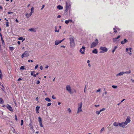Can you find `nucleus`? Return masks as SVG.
Instances as JSON below:
<instances>
[{
  "instance_id": "f257e3e1",
  "label": "nucleus",
  "mask_w": 134,
  "mask_h": 134,
  "mask_svg": "<svg viewBox=\"0 0 134 134\" xmlns=\"http://www.w3.org/2000/svg\"><path fill=\"white\" fill-rule=\"evenodd\" d=\"M98 43V39H96L95 41L93 42L91 44V48H92L96 46Z\"/></svg>"
},
{
  "instance_id": "f03ea898",
  "label": "nucleus",
  "mask_w": 134,
  "mask_h": 134,
  "mask_svg": "<svg viewBox=\"0 0 134 134\" xmlns=\"http://www.w3.org/2000/svg\"><path fill=\"white\" fill-rule=\"evenodd\" d=\"M100 49L101 50L100 52V53L106 52L108 51L107 48L105 47H100Z\"/></svg>"
},
{
  "instance_id": "7ed1b4c3",
  "label": "nucleus",
  "mask_w": 134,
  "mask_h": 134,
  "mask_svg": "<svg viewBox=\"0 0 134 134\" xmlns=\"http://www.w3.org/2000/svg\"><path fill=\"white\" fill-rule=\"evenodd\" d=\"M70 41V46L71 48H73L74 46L75 42L74 41V38H69Z\"/></svg>"
},
{
  "instance_id": "20e7f679",
  "label": "nucleus",
  "mask_w": 134,
  "mask_h": 134,
  "mask_svg": "<svg viewBox=\"0 0 134 134\" xmlns=\"http://www.w3.org/2000/svg\"><path fill=\"white\" fill-rule=\"evenodd\" d=\"M71 7V5L70 3L69 2H66V9L65 11L66 12H67L68 10L70 9Z\"/></svg>"
},
{
  "instance_id": "39448f33",
  "label": "nucleus",
  "mask_w": 134,
  "mask_h": 134,
  "mask_svg": "<svg viewBox=\"0 0 134 134\" xmlns=\"http://www.w3.org/2000/svg\"><path fill=\"white\" fill-rule=\"evenodd\" d=\"M66 90L70 94L73 93V92L71 91V88L69 85H67L66 86Z\"/></svg>"
},
{
  "instance_id": "423d86ee",
  "label": "nucleus",
  "mask_w": 134,
  "mask_h": 134,
  "mask_svg": "<svg viewBox=\"0 0 134 134\" xmlns=\"http://www.w3.org/2000/svg\"><path fill=\"white\" fill-rule=\"evenodd\" d=\"M127 125L126 122H122L119 123V126L121 127L124 128L126 125Z\"/></svg>"
},
{
  "instance_id": "0eeeda50",
  "label": "nucleus",
  "mask_w": 134,
  "mask_h": 134,
  "mask_svg": "<svg viewBox=\"0 0 134 134\" xmlns=\"http://www.w3.org/2000/svg\"><path fill=\"white\" fill-rule=\"evenodd\" d=\"M85 47L82 46V48L80 49V52L82 54H84V51H85Z\"/></svg>"
},
{
  "instance_id": "6e6552de",
  "label": "nucleus",
  "mask_w": 134,
  "mask_h": 134,
  "mask_svg": "<svg viewBox=\"0 0 134 134\" xmlns=\"http://www.w3.org/2000/svg\"><path fill=\"white\" fill-rule=\"evenodd\" d=\"M7 107L10 111L13 112V110L11 106L8 104L7 105Z\"/></svg>"
},
{
  "instance_id": "1a4fd4ad",
  "label": "nucleus",
  "mask_w": 134,
  "mask_h": 134,
  "mask_svg": "<svg viewBox=\"0 0 134 134\" xmlns=\"http://www.w3.org/2000/svg\"><path fill=\"white\" fill-rule=\"evenodd\" d=\"M130 117L128 116L127 117L125 122H126V125H127L128 123L130 122Z\"/></svg>"
},
{
  "instance_id": "9d476101",
  "label": "nucleus",
  "mask_w": 134,
  "mask_h": 134,
  "mask_svg": "<svg viewBox=\"0 0 134 134\" xmlns=\"http://www.w3.org/2000/svg\"><path fill=\"white\" fill-rule=\"evenodd\" d=\"M113 125L114 126L117 127L119 125V122H115L113 123Z\"/></svg>"
},
{
  "instance_id": "9b49d317",
  "label": "nucleus",
  "mask_w": 134,
  "mask_h": 134,
  "mask_svg": "<svg viewBox=\"0 0 134 134\" xmlns=\"http://www.w3.org/2000/svg\"><path fill=\"white\" fill-rule=\"evenodd\" d=\"M25 55V57H27L29 56V54L28 53V52L27 51H25L24 53H23Z\"/></svg>"
},
{
  "instance_id": "f8f14e48",
  "label": "nucleus",
  "mask_w": 134,
  "mask_h": 134,
  "mask_svg": "<svg viewBox=\"0 0 134 134\" xmlns=\"http://www.w3.org/2000/svg\"><path fill=\"white\" fill-rule=\"evenodd\" d=\"M35 71H31V75L33 76L36 77V75H35Z\"/></svg>"
},
{
  "instance_id": "ddd939ff",
  "label": "nucleus",
  "mask_w": 134,
  "mask_h": 134,
  "mask_svg": "<svg viewBox=\"0 0 134 134\" xmlns=\"http://www.w3.org/2000/svg\"><path fill=\"white\" fill-rule=\"evenodd\" d=\"M32 14V12H30L29 14H26L25 16L28 18Z\"/></svg>"
},
{
  "instance_id": "4468645a",
  "label": "nucleus",
  "mask_w": 134,
  "mask_h": 134,
  "mask_svg": "<svg viewBox=\"0 0 134 134\" xmlns=\"http://www.w3.org/2000/svg\"><path fill=\"white\" fill-rule=\"evenodd\" d=\"M124 74V72H123V71L117 74L116 75V76H121V75H123Z\"/></svg>"
},
{
  "instance_id": "2eb2a0df",
  "label": "nucleus",
  "mask_w": 134,
  "mask_h": 134,
  "mask_svg": "<svg viewBox=\"0 0 134 134\" xmlns=\"http://www.w3.org/2000/svg\"><path fill=\"white\" fill-rule=\"evenodd\" d=\"M127 41V40L126 39H124V41H121V44H123L124 43H126Z\"/></svg>"
},
{
  "instance_id": "dca6fc26",
  "label": "nucleus",
  "mask_w": 134,
  "mask_h": 134,
  "mask_svg": "<svg viewBox=\"0 0 134 134\" xmlns=\"http://www.w3.org/2000/svg\"><path fill=\"white\" fill-rule=\"evenodd\" d=\"M57 8L59 10H61L63 9V7L60 5H59L57 6Z\"/></svg>"
},
{
  "instance_id": "f3484780",
  "label": "nucleus",
  "mask_w": 134,
  "mask_h": 134,
  "mask_svg": "<svg viewBox=\"0 0 134 134\" xmlns=\"http://www.w3.org/2000/svg\"><path fill=\"white\" fill-rule=\"evenodd\" d=\"M92 52L93 53L97 54L98 53V51H97V49H94L92 51Z\"/></svg>"
},
{
  "instance_id": "a211bd4d",
  "label": "nucleus",
  "mask_w": 134,
  "mask_h": 134,
  "mask_svg": "<svg viewBox=\"0 0 134 134\" xmlns=\"http://www.w3.org/2000/svg\"><path fill=\"white\" fill-rule=\"evenodd\" d=\"M29 30L30 31H33L35 32H36V30L34 28H32L29 29Z\"/></svg>"
},
{
  "instance_id": "6ab92c4d",
  "label": "nucleus",
  "mask_w": 134,
  "mask_h": 134,
  "mask_svg": "<svg viewBox=\"0 0 134 134\" xmlns=\"http://www.w3.org/2000/svg\"><path fill=\"white\" fill-rule=\"evenodd\" d=\"M60 43L59 40H57L55 41V44L56 45H58Z\"/></svg>"
},
{
  "instance_id": "aec40b11",
  "label": "nucleus",
  "mask_w": 134,
  "mask_h": 134,
  "mask_svg": "<svg viewBox=\"0 0 134 134\" xmlns=\"http://www.w3.org/2000/svg\"><path fill=\"white\" fill-rule=\"evenodd\" d=\"M82 111V110L81 109V108H78V111H77V113H79L80 112H81Z\"/></svg>"
},
{
  "instance_id": "412c9836",
  "label": "nucleus",
  "mask_w": 134,
  "mask_h": 134,
  "mask_svg": "<svg viewBox=\"0 0 134 134\" xmlns=\"http://www.w3.org/2000/svg\"><path fill=\"white\" fill-rule=\"evenodd\" d=\"M4 103V101H3V99L2 98H0V104H3Z\"/></svg>"
},
{
  "instance_id": "4be33fe9",
  "label": "nucleus",
  "mask_w": 134,
  "mask_h": 134,
  "mask_svg": "<svg viewBox=\"0 0 134 134\" xmlns=\"http://www.w3.org/2000/svg\"><path fill=\"white\" fill-rule=\"evenodd\" d=\"M45 100L46 101L48 102H50L51 101V100L48 97L46 98H45Z\"/></svg>"
},
{
  "instance_id": "5701e85b",
  "label": "nucleus",
  "mask_w": 134,
  "mask_h": 134,
  "mask_svg": "<svg viewBox=\"0 0 134 134\" xmlns=\"http://www.w3.org/2000/svg\"><path fill=\"white\" fill-rule=\"evenodd\" d=\"M82 105V103L81 102L80 103L78 104V107L79 108H81Z\"/></svg>"
},
{
  "instance_id": "b1692460",
  "label": "nucleus",
  "mask_w": 134,
  "mask_h": 134,
  "mask_svg": "<svg viewBox=\"0 0 134 134\" xmlns=\"http://www.w3.org/2000/svg\"><path fill=\"white\" fill-rule=\"evenodd\" d=\"M20 69L21 70H24V69H25V70H26V69L25 68V66H21L20 68Z\"/></svg>"
},
{
  "instance_id": "393cba45",
  "label": "nucleus",
  "mask_w": 134,
  "mask_h": 134,
  "mask_svg": "<svg viewBox=\"0 0 134 134\" xmlns=\"http://www.w3.org/2000/svg\"><path fill=\"white\" fill-rule=\"evenodd\" d=\"M9 49L11 51H13L14 49V48L13 47H9Z\"/></svg>"
},
{
  "instance_id": "a878e982",
  "label": "nucleus",
  "mask_w": 134,
  "mask_h": 134,
  "mask_svg": "<svg viewBox=\"0 0 134 134\" xmlns=\"http://www.w3.org/2000/svg\"><path fill=\"white\" fill-rule=\"evenodd\" d=\"M117 47L115 46L114 47V49L112 51V52L114 53L116 49L117 48Z\"/></svg>"
},
{
  "instance_id": "bb28decb",
  "label": "nucleus",
  "mask_w": 134,
  "mask_h": 134,
  "mask_svg": "<svg viewBox=\"0 0 134 134\" xmlns=\"http://www.w3.org/2000/svg\"><path fill=\"white\" fill-rule=\"evenodd\" d=\"M39 122H42V119L41 117H39L38 118Z\"/></svg>"
},
{
  "instance_id": "cd10ccee",
  "label": "nucleus",
  "mask_w": 134,
  "mask_h": 134,
  "mask_svg": "<svg viewBox=\"0 0 134 134\" xmlns=\"http://www.w3.org/2000/svg\"><path fill=\"white\" fill-rule=\"evenodd\" d=\"M124 74L126 73V74H130L131 73V71L130 70L129 71H126V72H124Z\"/></svg>"
},
{
  "instance_id": "c85d7f7f",
  "label": "nucleus",
  "mask_w": 134,
  "mask_h": 134,
  "mask_svg": "<svg viewBox=\"0 0 134 134\" xmlns=\"http://www.w3.org/2000/svg\"><path fill=\"white\" fill-rule=\"evenodd\" d=\"M70 21V20H66L65 21V23L66 24H67L69 23V22Z\"/></svg>"
},
{
  "instance_id": "c756f323",
  "label": "nucleus",
  "mask_w": 134,
  "mask_h": 134,
  "mask_svg": "<svg viewBox=\"0 0 134 134\" xmlns=\"http://www.w3.org/2000/svg\"><path fill=\"white\" fill-rule=\"evenodd\" d=\"M40 108V107L38 106H37L36 107V111H38L39 109Z\"/></svg>"
},
{
  "instance_id": "7c9ffc66",
  "label": "nucleus",
  "mask_w": 134,
  "mask_h": 134,
  "mask_svg": "<svg viewBox=\"0 0 134 134\" xmlns=\"http://www.w3.org/2000/svg\"><path fill=\"white\" fill-rule=\"evenodd\" d=\"M31 12H32V13L34 12V11H33L34 10V8L33 7H32L31 9Z\"/></svg>"
},
{
  "instance_id": "2f4dec72",
  "label": "nucleus",
  "mask_w": 134,
  "mask_h": 134,
  "mask_svg": "<svg viewBox=\"0 0 134 134\" xmlns=\"http://www.w3.org/2000/svg\"><path fill=\"white\" fill-rule=\"evenodd\" d=\"M112 87L116 89L117 88V87L116 86L113 85L112 86Z\"/></svg>"
},
{
  "instance_id": "473e14b6",
  "label": "nucleus",
  "mask_w": 134,
  "mask_h": 134,
  "mask_svg": "<svg viewBox=\"0 0 134 134\" xmlns=\"http://www.w3.org/2000/svg\"><path fill=\"white\" fill-rule=\"evenodd\" d=\"M100 112H101L100 111V110L99 111H97L96 112V113L97 114L99 115L100 114Z\"/></svg>"
},
{
  "instance_id": "72a5a7b5",
  "label": "nucleus",
  "mask_w": 134,
  "mask_h": 134,
  "mask_svg": "<svg viewBox=\"0 0 134 134\" xmlns=\"http://www.w3.org/2000/svg\"><path fill=\"white\" fill-rule=\"evenodd\" d=\"M2 73L1 72V70H0V78L1 79H2Z\"/></svg>"
},
{
  "instance_id": "f704fd0d",
  "label": "nucleus",
  "mask_w": 134,
  "mask_h": 134,
  "mask_svg": "<svg viewBox=\"0 0 134 134\" xmlns=\"http://www.w3.org/2000/svg\"><path fill=\"white\" fill-rule=\"evenodd\" d=\"M117 40L116 38H114L113 39V41L114 42H115Z\"/></svg>"
},
{
  "instance_id": "c9c22d12",
  "label": "nucleus",
  "mask_w": 134,
  "mask_h": 134,
  "mask_svg": "<svg viewBox=\"0 0 134 134\" xmlns=\"http://www.w3.org/2000/svg\"><path fill=\"white\" fill-rule=\"evenodd\" d=\"M6 25L7 27H8L9 26V22H6Z\"/></svg>"
},
{
  "instance_id": "e433bc0d",
  "label": "nucleus",
  "mask_w": 134,
  "mask_h": 134,
  "mask_svg": "<svg viewBox=\"0 0 134 134\" xmlns=\"http://www.w3.org/2000/svg\"><path fill=\"white\" fill-rule=\"evenodd\" d=\"M40 125V126L41 127H43V126L42 124V122H39Z\"/></svg>"
},
{
  "instance_id": "4c0bfd02",
  "label": "nucleus",
  "mask_w": 134,
  "mask_h": 134,
  "mask_svg": "<svg viewBox=\"0 0 134 134\" xmlns=\"http://www.w3.org/2000/svg\"><path fill=\"white\" fill-rule=\"evenodd\" d=\"M2 41V43L3 45H4V40H3V39H1Z\"/></svg>"
},
{
  "instance_id": "58836bf2",
  "label": "nucleus",
  "mask_w": 134,
  "mask_h": 134,
  "mask_svg": "<svg viewBox=\"0 0 134 134\" xmlns=\"http://www.w3.org/2000/svg\"><path fill=\"white\" fill-rule=\"evenodd\" d=\"M68 111L69 113H70L71 112V110L70 108H69L68 109Z\"/></svg>"
},
{
  "instance_id": "ea45409f",
  "label": "nucleus",
  "mask_w": 134,
  "mask_h": 134,
  "mask_svg": "<svg viewBox=\"0 0 134 134\" xmlns=\"http://www.w3.org/2000/svg\"><path fill=\"white\" fill-rule=\"evenodd\" d=\"M105 109H106L105 108H102V109H100V111L101 112L102 111H104L105 110Z\"/></svg>"
},
{
  "instance_id": "a19ab883",
  "label": "nucleus",
  "mask_w": 134,
  "mask_h": 134,
  "mask_svg": "<svg viewBox=\"0 0 134 134\" xmlns=\"http://www.w3.org/2000/svg\"><path fill=\"white\" fill-rule=\"evenodd\" d=\"M23 39V38L22 37H20L18 38V39L20 40H22Z\"/></svg>"
},
{
  "instance_id": "79ce46f5",
  "label": "nucleus",
  "mask_w": 134,
  "mask_h": 134,
  "mask_svg": "<svg viewBox=\"0 0 134 134\" xmlns=\"http://www.w3.org/2000/svg\"><path fill=\"white\" fill-rule=\"evenodd\" d=\"M52 98L54 99H56V97H55L54 95H53L52 96Z\"/></svg>"
},
{
  "instance_id": "37998d69",
  "label": "nucleus",
  "mask_w": 134,
  "mask_h": 134,
  "mask_svg": "<svg viewBox=\"0 0 134 134\" xmlns=\"http://www.w3.org/2000/svg\"><path fill=\"white\" fill-rule=\"evenodd\" d=\"M23 120H21V125H23Z\"/></svg>"
},
{
  "instance_id": "c03bdc74",
  "label": "nucleus",
  "mask_w": 134,
  "mask_h": 134,
  "mask_svg": "<svg viewBox=\"0 0 134 134\" xmlns=\"http://www.w3.org/2000/svg\"><path fill=\"white\" fill-rule=\"evenodd\" d=\"M104 127H103L102 128L101 130H100V132H101L102 131H104Z\"/></svg>"
},
{
  "instance_id": "a18cd8bd",
  "label": "nucleus",
  "mask_w": 134,
  "mask_h": 134,
  "mask_svg": "<svg viewBox=\"0 0 134 134\" xmlns=\"http://www.w3.org/2000/svg\"><path fill=\"white\" fill-rule=\"evenodd\" d=\"M51 104L52 103H49L47 104V105L48 106H49L51 105Z\"/></svg>"
},
{
  "instance_id": "49530a36",
  "label": "nucleus",
  "mask_w": 134,
  "mask_h": 134,
  "mask_svg": "<svg viewBox=\"0 0 134 134\" xmlns=\"http://www.w3.org/2000/svg\"><path fill=\"white\" fill-rule=\"evenodd\" d=\"M1 89L3 90V91H4V92H5V88L4 87V88L3 87L2 88H1Z\"/></svg>"
},
{
  "instance_id": "de8ad7c7",
  "label": "nucleus",
  "mask_w": 134,
  "mask_h": 134,
  "mask_svg": "<svg viewBox=\"0 0 134 134\" xmlns=\"http://www.w3.org/2000/svg\"><path fill=\"white\" fill-rule=\"evenodd\" d=\"M40 83V81L39 80L37 81L36 82V84H39Z\"/></svg>"
},
{
  "instance_id": "09e8293b",
  "label": "nucleus",
  "mask_w": 134,
  "mask_h": 134,
  "mask_svg": "<svg viewBox=\"0 0 134 134\" xmlns=\"http://www.w3.org/2000/svg\"><path fill=\"white\" fill-rule=\"evenodd\" d=\"M21 57L22 58H23L24 57H25V55L23 53L22 54Z\"/></svg>"
},
{
  "instance_id": "8fccbe9b",
  "label": "nucleus",
  "mask_w": 134,
  "mask_h": 134,
  "mask_svg": "<svg viewBox=\"0 0 134 134\" xmlns=\"http://www.w3.org/2000/svg\"><path fill=\"white\" fill-rule=\"evenodd\" d=\"M64 39H65V38H64L62 40H61L59 41V42L60 43L62 42L64 40Z\"/></svg>"
},
{
  "instance_id": "3c124183",
  "label": "nucleus",
  "mask_w": 134,
  "mask_h": 134,
  "mask_svg": "<svg viewBox=\"0 0 134 134\" xmlns=\"http://www.w3.org/2000/svg\"><path fill=\"white\" fill-rule=\"evenodd\" d=\"M15 120L16 121H17L18 120V119L17 118V116L16 115H15Z\"/></svg>"
},
{
  "instance_id": "603ef678",
  "label": "nucleus",
  "mask_w": 134,
  "mask_h": 134,
  "mask_svg": "<svg viewBox=\"0 0 134 134\" xmlns=\"http://www.w3.org/2000/svg\"><path fill=\"white\" fill-rule=\"evenodd\" d=\"M32 122H31V123L29 124V125L31 126V127L32 126V128H33V126H32Z\"/></svg>"
},
{
  "instance_id": "864d4df0",
  "label": "nucleus",
  "mask_w": 134,
  "mask_h": 134,
  "mask_svg": "<svg viewBox=\"0 0 134 134\" xmlns=\"http://www.w3.org/2000/svg\"><path fill=\"white\" fill-rule=\"evenodd\" d=\"M120 37V35H119L116 38V39H118Z\"/></svg>"
},
{
  "instance_id": "5fc2aeb1",
  "label": "nucleus",
  "mask_w": 134,
  "mask_h": 134,
  "mask_svg": "<svg viewBox=\"0 0 134 134\" xmlns=\"http://www.w3.org/2000/svg\"><path fill=\"white\" fill-rule=\"evenodd\" d=\"M38 65L37 64V65L35 67V69H37V68H38Z\"/></svg>"
},
{
  "instance_id": "6e6d98bb",
  "label": "nucleus",
  "mask_w": 134,
  "mask_h": 134,
  "mask_svg": "<svg viewBox=\"0 0 134 134\" xmlns=\"http://www.w3.org/2000/svg\"><path fill=\"white\" fill-rule=\"evenodd\" d=\"M28 61L29 62H33V60H29Z\"/></svg>"
},
{
  "instance_id": "4d7b16f0",
  "label": "nucleus",
  "mask_w": 134,
  "mask_h": 134,
  "mask_svg": "<svg viewBox=\"0 0 134 134\" xmlns=\"http://www.w3.org/2000/svg\"><path fill=\"white\" fill-rule=\"evenodd\" d=\"M44 5H42V7L41 8V10H42L44 7Z\"/></svg>"
},
{
  "instance_id": "13d9d810",
  "label": "nucleus",
  "mask_w": 134,
  "mask_h": 134,
  "mask_svg": "<svg viewBox=\"0 0 134 134\" xmlns=\"http://www.w3.org/2000/svg\"><path fill=\"white\" fill-rule=\"evenodd\" d=\"M100 88H99L98 90H97L96 91V92H100Z\"/></svg>"
},
{
  "instance_id": "bf43d9fd",
  "label": "nucleus",
  "mask_w": 134,
  "mask_h": 134,
  "mask_svg": "<svg viewBox=\"0 0 134 134\" xmlns=\"http://www.w3.org/2000/svg\"><path fill=\"white\" fill-rule=\"evenodd\" d=\"M40 68L41 70H42L43 69V67H42V66H40Z\"/></svg>"
},
{
  "instance_id": "052dcab7",
  "label": "nucleus",
  "mask_w": 134,
  "mask_h": 134,
  "mask_svg": "<svg viewBox=\"0 0 134 134\" xmlns=\"http://www.w3.org/2000/svg\"><path fill=\"white\" fill-rule=\"evenodd\" d=\"M129 50V49L128 48H126V51L127 52Z\"/></svg>"
},
{
  "instance_id": "680f3d73",
  "label": "nucleus",
  "mask_w": 134,
  "mask_h": 134,
  "mask_svg": "<svg viewBox=\"0 0 134 134\" xmlns=\"http://www.w3.org/2000/svg\"><path fill=\"white\" fill-rule=\"evenodd\" d=\"M22 80V79L20 78H19L18 79V81H20V80Z\"/></svg>"
},
{
  "instance_id": "e2e57ef3",
  "label": "nucleus",
  "mask_w": 134,
  "mask_h": 134,
  "mask_svg": "<svg viewBox=\"0 0 134 134\" xmlns=\"http://www.w3.org/2000/svg\"><path fill=\"white\" fill-rule=\"evenodd\" d=\"M129 51L130 52H131L132 48H129Z\"/></svg>"
},
{
  "instance_id": "0e129e2a",
  "label": "nucleus",
  "mask_w": 134,
  "mask_h": 134,
  "mask_svg": "<svg viewBox=\"0 0 134 134\" xmlns=\"http://www.w3.org/2000/svg\"><path fill=\"white\" fill-rule=\"evenodd\" d=\"M99 105H95V107H99Z\"/></svg>"
},
{
  "instance_id": "69168bd1",
  "label": "nucleus",
  "mask_w": 134,
  "mask_h": 134,
  "mask_svg": "<svg viewBox=\"0 0 134 134\" xmlns=\"http://www.w3.org/2000/svg\"><path fill=\"white\" fill-rule=\"evenodd\" d=\"M15 22L16 23H18V20L16 19L15 20Z\"/></svg>"
},
{
  "instance_id": "338daca9",
  "label": "nucleus",
  "mask_w": 134,
  "mask_h": 134,
  "mask_svg": "<svg viewBox=\"0 0 134 134\" xmlns=\"http://www.w3.org/2000/svg\"><path fill=\"white\" fill-rule=\"evenodd\" d=\"M61 17V16L60 15H58L57 17V18H60Z\"/></svg>"
},
{
  "instance_id": "774afa93",
  "label": "nucleus",
  "mask_w": 134,
  "mask_h": 134,
  "mask_svg": "<svg viewBox=\"0 0 134 134\" xmlns=\"http://www.w3.org/2000/svg\"><path fill=\"white\" fill-rule=\"evenodd\" d=\"M17 43H18V44H20V42L19 41H18V42Z\"/></svg>"
}]
</instances>
